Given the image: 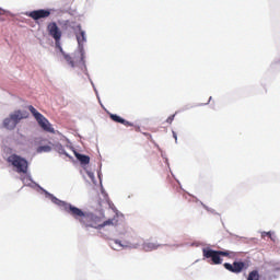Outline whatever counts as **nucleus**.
Returning <instances> with one entry per match:
<instances>
[{"label": "nucleus", "mask_w": 280, "mask_h": 280, "mask_svg": "<svg viewBox=\"0 0 280 280\" xmlns=\"http://www.w3.org/2000/svg\"><path fill=\"white\" fill-rule=\"evenodd\" d=\"M55 205H58L62 211H66L74 220H78L84 229H96V231H102L105 226H119V215H114L112 219H108L102 222V218L93 212H84L82 209L62 201L58 198L54 199Z\"/></svg>", "instance_id": "obj_1"}, {"label": "nucleus", "mask_w": 280, "mask_h": 280, "mask_svg": "<svg viewBox=\"0 0 280 280\" xmlns=\"http://www.w3.org/2000/svg\"><path fill=\"white\" fill-rule=\"evenodd\" d=\"M47 32L49 36L54 38L55 45L57 49H59L67 65H69L71 69H75L77 67L81 71H86V62L84 61V54L82 52V50L80 52H73L72 55H69L65 52V50L62 49V46H60V40L62 38V31H60V27H58V24L56 22L48 23Z\"/></svg>", "instance_id": "obj_2"}, {"label": "nucleus", "mask_w": 280, "mask_h": 280, "mask_svg": "<svg viewBox=\"0 0 280 280\" xmlns=\"http://www.w3.org/2000/svg\"><path fill=\"white\" fill-rule=\"evenodd\" d=\"M202 253L203 257H206V259H211L212 264H214L215 266L222 264L221 257H228L229 259H237V253L231 250H213L210 248H203Z\"/></svg>", "instance_id": "obj_3"}, {"label": "nucleus", "mask_w": 280, "mask_h": 280, "mask_svg": "<svg viewBox=\"0 0 280 280\" xmlns=\"http://www.w3.org/2000/svg\"><path fill=\"white\" fill-rule=\"evenodd\" d=\"M27 117H30V114L26 110H15L10 114V117L3 120V128L7 130H14L19 121H21V119H27Z\"/></svg>", "instance_id": "obj_4"}, {"label": "nucleus", "mask_w": 280, "mask_h": 280, "mask_svg": "<svg viewBox=\"0 0 280 280\" xmlns=\"http://www.w3.org/2000/svg\"><path fill=\"white\" fill-rule=\"evenodd\" d=\"M28 110L32 113L33 117H35L37 124L40 126V128H43V130H45V132H50L51 135L56 133V130L54 127H51L49 120H47V118H45V116H43V114H40L38 110H36L34 106L30 105Z\"/></svg>", "instance_id": "obj_5"}, {"label": "nucleus", "mask_w": 280, "mask_h": 280, "mask_svg": "<svg viewBox=\"0 0 280 280\" xmlns=\"http://www.w3.org/2000/svg\"><path fill=\"white\" fill-rule=\"evenodd\" d=\"M7 161L15 167L18 174H27V170H30V164L27 163V160H25V158H21L16 154H11L7 159Z\"/></svg>", "instance_id": "obj_6"}, {"label": "nucleus", "mask_w": 280, "mask_h": 280, "mask_svg": "<svg viewBox=\"0 0 280 280\" xmlns=\"http://www.w3.org/2000/svg\"><path fill=\"white\" fill-rule=\"evenodd\" d=\"M225 270L229 272H233L234 275H240L243 270H248V262L244 261H234L233 264L225 262L224 265Z\"/></svg>", "instance_id": "obj_7"}, {"label": "nucleus", "mask_w": 280, "mask_h": 280, "mask_svg": "<svg viewBox=\"0 0 280 280\" xmlns=\"http://www.w3.org/2000/svg\"><path fill=\"white\" fill-rule=\"evenodd\" d=\"M51 12H54L51 9H39L26 13V16H30L33 21H40V19H49V16H51Z\"/></svg>", "instance_id": "obj_8"}, {"label": "nucleus", "mask_w": 280, "mask_h": 280, "mask_svg": "<svg viewBox=\"0 0 280 280\" xmlns=\"http://www.w3.org/2000/svg\"><path fill=\"white\" fill-rule=\"evenodd\" d=\"M77 27H78L79 32L75 33V37H77V40H78V45H79V47H81V49L79 51H75L74 54H80V51H82V54H83V62H84V48H83V45H84V42L86 40V33L82 30L81 25H78Z\"/></svg>", "instance_id": "obj_9"}, {"label": "nucleus", "mask_w": 280, "mask_h": 280, "mask_svg": "<svg viewBox=\"0 0 280 280\" xmlns=\"http://www.w3.org/2000/svg\"><path fill=\"white\" fill-rule=\"evenodd\" d=\"M109 118L112 119V121H115L116 124H122V126H127V127L133 126L132 122L121 118L117 114H110Z\"/></svg>", "instance_id": "obj_10"}, {"label": "nucleus", "mask_w": 280, "mask_h": 280, "mask_svg": "<svg viewBox=\"0 0 280 280\" xmlns=\"http://www.w3.org/2000/svg\"><path fill=\"white\" fill-rule=\"evenodd\" d=\"M75 156L81 165H89V163H91V158L89 155L77 153Z\"/></svg>", "instance_id": "obj_11"}, {"label": "nucleus", "mask_w": 280, "mask_h": 280, "mask_svg": "<svg viewBox=\"0 0 280 280\" xmlns=\"http://www.w3.org/2000/svg\"><path fill=\"white\" fill-rule=\"evenodd\" d=\"M143 250H145V253H150L152 250H156V248H159V244L156 243H144L142 245Z\"/></svg>", "instance_id": "obj_12"}, {"label": "nucleus", "mask_w": 280, "mask_h": 280, "mask_svg": "<svg viewBox=\"0 0 280 280\" xmlns=\"http://www.w3.org/2000/svg\"><path fill=\"white\" fill-rule=\"evenodd\" d=\"M247 280H259V271L253 270L248 273Z\"/></svg>", "instance_id": "obj_13"}, {"label": "nucleus", "mask_w": 280, "mask_h": 280, "mask_svg": "<svg viewBox=\"0 0 280 280\" xmlns=\"http://www.w3.org/2000/svg\"><path fill=\"white\" fill-rule=\"evenodd\" d=\"M37 152H51V145H40L37 148Z\"/></svg>", "instance_id": "obj_14"}, {"label": "nucleus", "mask_w": 280, "mask_h": 280, "mask_svg": "<svg viewBox=\"0 0 280 280\" xmlns=\"http://www.w3.org/2000/svg\"><path fill=\"white\" fill-rule=\"evenodd\" d=\"M56 150L59 152V154H65V156H69V154H67V151H65V147H62V144H57Z\"/></svg>", "instance_id": "obj_15"}, {"label": "nucleus", "mask_w": 280, "mask_h": 280, "mask_svg": "<svg viewBox=\"0 0 280 280\" xmlns=\"http://www.w3.org/2000/svg\"><path fill=\"white\" fill-rule=\"evenodd\" d=\"M174 117H176V115H171V116L166 119V124H172V121H174Z\"/></svg>", "instance_id": "obj_16"}, {"label": "nucleus", "mask_w": 280, "mask_h": 280, "mask_svg": "<svg viewBox=\"0 0 280 280\" xmlns=\"http://www.w3.org/2000/svg\"><path fill=\"white\" fill-rule=\"evenodd\" d=\"M4 14H5V10L0 9V21H4V19L1 18V16H3Z\"/></svg>", "instance_id": "obj_17"}, {"label": "nucleus", "mask_w": 280, "mask_h": 280, "mask_svg": "<svg viewBox=\"0 0 280 280\" xmlns=\"http://www.w3.org/2000/svg\"><path fill=\"white\" fill-rule=\"evenodd\" d=\"M266 235H267L268 237H272V234H271L270 232H264V233L261 234V237H266Z\"/></svg>", "instance_id": "obj_18"}, {"label": "nucleus", "mask_w": 280, "mask_h": 280, "mask_svg": "<svg viewBox=\"0 0 280 280\" xmlns=\"http://www.w3.org/2000/svg\"><path fill=\"white\" fill-rule=\"evenodd\" d=\"M114 243L118 244V246H124V245H121V241H119V240H115Z\"/></svg>", "instance_id": "obj_19"}, {"label": "nucleus", "mask_w": 280, "mask_h": 280, "mask_svg": "<svg viewBox=\"0 0 280 280\" xmlns=\"http://www.w3.org/2000/svg\"><path fill=\"white\" fill-rule=\"evenodd\" d=\"M173 137L175 139V141H177L178 137L176 136V133L173 131Z\"/></svg>", "instance_id": "obj_20"}]
</instances>
